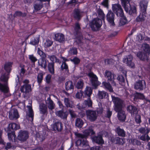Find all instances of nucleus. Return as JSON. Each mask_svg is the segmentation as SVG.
<instances>
[{"instance_id": "f257e3e1", "label": "nucleus", "mask_w": 150, "mask_h": 150, "mask_svg": "<svg viewBox=\"0 0 150 150\" xmlns=\"http://www.w3.org/2000/svg\"><path fill=\"white\" fill-rule=\"evenodd\" d=\"M112 101L114 103V110L118 112V119L121 121H124L126 118L125 112L122 110L123 105V101L118 98L112 96Z\"/></svg>"}, {"instance_id": "f03ea898", "label": "nucleus", "mask_w": 150, "mask_h": 150, "mask_svg": "<svg viewBox=\"0 0 150 150\" xmlns=\"http://www.w3.org/2000/svg\"><path fill=\"white\" fill-rule=\"evenodd\" d=\"M94 133L92 127H90L89 129L84 131L83 135L78 134L77 136L79 138L76 142V144L77 146H84L88 145V142L86 137L89 135H93Z\"/></svg>"}, {"instance_id": "7ed1b4c3", "label": "nucleus", "mask_w": 150, "mask_h": 150, "mask_svg": "<svg viewBox=\"0 0 150 150\" xmlns=\"http://www.w3.org/2000/svg\"><path fill=\"white\" fill-rule=\"evenodd\" d=\"M92 89L90 87H86L84 92V94L85 96H88V98L87 100H85L84 104L85 105L84 106H81L80 104L77 105V108L81 110L86 107H91L92 105V102L90 99V96L92 93Z\"/></svg>"}, {"instance_id": "20e7f679", "label": "nucleus", "mask_w": 150, "mask_h": 150, "mask_svg": "<svg viewBox=\"0 0 150 150\" xmlns=\"http://www.w3.org/2000/svg\"><path fill=\"white\" fill-rule=\"evenodd\" d=\"M121 4L127 13L130 15L136 14L137 10L136 6H131L129 0H121Z\"/></svg>"}, {"instance_id": "39448f33", "label": "nucleus", "mask_w": 150, "mask_h": 150, "mask_svg": "<svg viewBox=\"0 0 150 150\" xmlns=\"http://www.w3.org/2000/svg\"><path fill=\"white\" fill-rule=\"evenodd\" d=\"M147 4V2L145 1H141L140 3L141 13L139 16L136 18V21H142L144 20L146 16Z\"/></svg>"}, {"instance_id": "423d86ee", "label": "nucleus", "mask_w": 150, "mask_h": 150, "mask_svg": "<svg viewBox=\"0 0 150 150\" xmlns=\"http://www.w3.org/2000/svg\"><path fill=\"white\" fill-rule=\"evenodd\" d=\"M12 64V63L11 62H7L5 63L4 65V69L7 73L1 76L0 78V80L1 81L5 82L8 80Z\"/></svg>"}, {"instance_id": "0eeeda50", "label": "nucleus", "mask_w": 150, "mask_h": 150, "mask_svg": "<svg viewBox=\"0 0 150 150\" xmlns=\"http://www.w3.org/2000/svg\"><path fill=\"white\" fill-rule=\"evenodd\" d=\"M102 24L101 20L98 18H96L94 19L91 22L90 25L92 29L95 31L100 27Z\"/></svg>"}, {"instance_id": "6e6552de", "label": "nucleus", "mask_w": 150, "mask_h": 150, "mask_svg": "<svg viewBox=\"0 0 150 150\" xmlns=\"http://www.w3.org/2000/svg\"><path fill=\"white\" fill-rule=\"evenodd\" d=\"M112 9L117 16H122L123 15V10L121 6L119 4H112Z\"/></svg>"}, {"instance_id": "1a4fd4ad", "label": "nucleus", "mask_w": 150, "mask_h": 150, "mask_svg": "<svg viewBox=\"0 0 150 150\" xmlns=\"http://www.w3.org/2000/svg\"><path fill=\"white\" fill-rule=\"evenodd\" d=\"M133 59V57L130 54L126 56L123 59V62L126 64L127 66L132 68L135 67V65L133 62H132Z\"/></svg>"}, {"instance_id": "9d476101", "label": "nucleus", "mask_w": 150, "mask_h": 150, "mask_svg": "<svg viewBox=\"0 0 150 150\" xmlns=\"http://www.w3.org/2000/svg\"><path fill=\"white\" fill-rule=\"evenodd\" d=\"M105 76L108 79V81L110 82L113 86H116V84L114 81L116 76L112 72L106 71L105 73Z\"/></svg>"}, {"instance_id": "9b49d317", "label": "nucleus", "mask_w": 150, "mask_h": 150, "mask_svg": "<svg viewBox=\"0 0 150 150\" xmlns=\"http://www.w3.org/2000/svg\"><path fill=\"white\" fill-rule=\"evenodd\" d=\"M88 76L91 78V81L92 85L95 88L101 84L98 81L97 76L93 73L91 72L88 74Z\"/></svg>"}, {"instance_id": "f8f14e48", "label": "nucleus", "mask_w": 150, "mask_h": 150, "mask_svg": "<svg viewBox=\"0 0 150 150\" xmlns=\"http://www.w3.org/2000/svg\"><path fill=\"white\" fill-rule=\"evenodd\" d=\"M29 81L26 79L23 81V85L21 86V91L22 92L28 93L31 91V87L30 85L28 84Z\"/></svg>"}, {"instance_id": "ddd939ff", "label": "nucleus", "mask_w": 150, "mask_h": 150, "mask_svg": "<svg viewBox=\"0 0 150 150\" xmlns=\"http://www.w3.org/2000/svg\"><path fill=\"white\" fill-rule=\"evenodd\" d=\"M86 113L87 118L90 121H93L96 119L97 115L95 111L88 110L86 111Z\"/></svg>"}, {"instance_id": "4468645a", "label": "nucleus", "mask_w": 150, "mask_h": 150, "mask_svg": "<svg viewBox=\"0 0 150 150\" xmlns=\"http://www.w3.org/2000/svg\"><path fill=\"white\" fill-rule=\"evenodd\" d=\"M19 117L17 110L15 109H11L9 112V117L11 120L17 119Z\"/></svg>"}, {"instance_id": "2eb2a0df", "label": "nucleus", "mask_w": 150, "mask_h": 150, "mask_svg": "<svg viewBox=\"0 0 150 150\" xmlns=\"http://www.w3.org/2000/svg\"><path fill=\"white\" fill-rule=\"evenodd\" d=\"M29 135L27 132L21 131L19 133L18 138V139L21 141H25L28 137Z\"/></svg>"}, {"instance_id": "dca6fc26", "label": "nucleus", "mask_w": 150, "mask_h": 150, "mask_svg": "<svg viewBox=\"0 0 150 150\" xmlns=\"http://www.w3.org/2000/svg\"><path fill=\"white\" fill-rule=\"evenodd\" d=\"M114 14L111 11H109L107 15V19L111 25L113 26L114 25Z\"/></svg>"}, {"instance_id": "f3484780", "label": "nucleus", "mask_w": 150, "mask_h": 150, "mask_svg": "<svg viewBox=\"0 0 150 150\" xmlns=\"http://www.w3.org/2000/svg\"><path fill=\"white\" fill-rule=\"evenodd\" d=\"M145 86V83L144 81L139 80L134 84V88L136 89L143 90Z\"/></svg>"}, {"instance_id": "a211bd4d", "label": "nucleus", "mask_w": 150, "mask_h": 150, "mask_svg": "<svg viewBox=\"0 0 150 150\" xmlns=\"http://www.w3.org/2000/svg\"><path fill=\"white\" fill-rule=\"evenodd\" d=\"M142 49L144 52V53L146 54L144 55L145 58H147V56L148 57L150 53V47L149 45L144 43L142 45Z\"/></svg>"}, {"instance_id": "6ab92c4d", "label": "nucleus", "mask_w": 150, "mask_h": 150, "mask_svg": "<svg viewBox=\"0 0 150 150\" xmlns=\"http://www.w3.org/2000/svg\"><path fill=\"white\" fill-rule=\"evenodd\" d=\"M85 13L80 11L79 9H76L75 10L74 12L73 16L75 18L79 19Z\"/></svg>"}, {"instance_id": "aec40b11", "label": "nucleus", "mask_w": 150, "mask_h": 150, "mask_svg": "<svg viewBox=\"0 0 150 150\" xmlns=\"http://www.w3.org/2000/svg\"><path fill=\"white\" fill-rule=\"evenodd\" d=\"M62 124L61 122H58L52 125V128L54 131H60L62 129Z\"/></svg>"}, {"instance_id": "412c9836", "label": "nucleus", "mask_w": 150, "mask_h": 150, "mask_svg": "<svg viewBox=\"0 0 150 150\" xmlns=\"http://www.w3.org/2000/svg\"><path fill=\"white\" fill-rule=\"evenodd\" d=\"M93 141L98 144H102L104 143V141L102 138L101 135H98L97 137H95L92 138Z\"/></svg>"}, {"instance_id": "4be33fe9", "label": "nucleus", "mask_w": 150, "mask_h": 150, "mask_svg": "<svg viewBox=\"0 0 150 150\" xmlns=\"http://www.w3.org/2000/svg\"><path fill=\"white\" fill-rule=\"evenodd\" d=\"M127 110L131 115L136 114L137 112V108L134 106L132 105H129L127 106Z\"/></svg>"}, {"instance_id": "5701e85b", "label": "nucleus", "mask_w": 150, "mask_h": 150, "mask_svg": "<svg viewBox=\"0 0 150 150\" xmlns=\"http://www.w3.org/2000/svg\"><path fill=\"white\" fill-rule=\"evenodd\" d=\"M54 39L57 41L60 42H62L64 40V35L60 33L55 34L54 35Z\"/></svg>"}, {"instance_id": "b1692460", "label": "nucleus", "mask_w": 150, "mask_h": 150, "mask_svg": "<svg viewBox=\"0 0 150 150\" xmlns=\"http://www.w3.org/2000/svg\"><path fill=\"white\" fill-rule=\"evenodd\" d=\"M102 86L105 89L108 90L110 92H113V89L109 82H103L102 83Z\"/></svg>"}, {"instance_id": "393cba45", "label": "nucleus", "mask_w": 150, "mask_h": 150, "mask_svg": "<svg viewBox=\"0 0 150 150\" xmlns=\"http://www.w3.org/2000/svg\"><path fill=\"white\" fill-rule=\"evenodd\" d=\"M0 90L5 93H8L9 91V89L7 84L5 83L2 84L0 83Z\"/></svg>"}, {"instance_id": "a878e982", "label": "nucleus", "mask_w": 150, "mask_h": 150, "mask_svg": "<svg viewBox=\"0 0 150 150\" xmlns=\"http://www.w3.org/2000/svg\"><path fill=\"white\" fill-rule=\"evenodd\" d=\"M56 114L57 115L63 119L66 118L67 115V114L66 112H64L62 110H59L56 112Z\"/></svg>"}, {"instance_id": "bb28decb", "label": "nucleus", "mask_w": 150, "mask_h": 150, "mask_svg": "<svg viewBox=\"0 0 150 150\" xmlns=\"http://www.w3.org/2000/svg\"><path fill=\"white\" fill-rule=\"evenodd\" d=\"M27 107L28 110V112L27 114L28 115L29 117H30L31 121H32L33 120V113L31 103H30L29 105H28Z\"/></svg>"}, {"instance_id": "cd10ccee", "label": "nucleus", "mask_w": 150, "mask_h": 150, "mask_svg": "<svg viewBox=\"0 0 150 150\" xmlns=\"http://www.w3.org/2000/svg\"><path fill=\"white\" fill-rule=\"evenodd\" d=\"M35 9L36 11L40 10L42 7V4L41 1H37L34 6Z\"/></svg>"}, {"instance_id": "c85d7f7f", "label": "nucleus", "mask_w": 150, "mask_h": 150, "mask_svg": "<svg viewBox=\"0 0 150 150\" xmlns=\"http://www.w3.org/2000/svg\"><path fill=\"white\" fill-rule=\"evenodd\" d=\"M47 104L49 109L52 110L54 108L55 104L53 103L52 101L50 99V97L47 98Z\"/></svg>"}, {"instance_id": "c756f323", "label": "nucleus", "mask_w": 150, "mask_h": 150, "mask_svg": "<svg viewBox=\"0 0 150 150\" xmlns=\"http://www.w3.org/2000/svg\"><path fill=\"white\" fill-rule=\"evenodd\" d=\"M66 89L67 90H69L74 88V86L71 81H68L65 83Z\"/></svg>"}, {"instance_id": "7c9ffc66", "label": "nucleus", "mask_w": 150, "mask_h": 150, "mask_svg": "<svg viewBox=\"0 0 150 150\" xmlns=\"http://www.w3.org/2000/svg\"><path fill=\"white\" fill-rule=\"evenodd\" d=\"M38 65L42 67H43L45 69L47 67L46 62L45 60L43 58H41L38 60Z\"/></svg>"}, {"instance_id": "2f4dec72", "label": "nucleus", "mask_w": 150, "mask_h": 150, "mask_svg": "<svg viewBox=\"0 0 150 150\" xmlns=\"http://www.w3.org/2000/svg\"><path fill=\"white\" fill-rule=\"evenodd\" d=\"M40 113L44 114L45 113L47 110L46 105L44 104L41 103L40 105Z\"/></svg>"}, {"instance_id": "473e14b6", "label": "nucleus", "mask_w": 150, "mask_h": 150, "mask_svg": "<svg viewBox=\"0 0 150 150\" xmlns=\"http://www.w3.org/2000/svg\"><path fill=\"white\" fill-rule=\"evenodd\" d=\"M146 54L144 53L143 54L141 52H138L137 54V57L140 60H148V56H147V58H145L144 55Z\"/></svg>"}, {"instance_id": "72a5a7b5", "label": "nucleus", "mask_w": 150, "mask_h": 150, "mask_svg": "<svg viewBox=\"0 0 150 150\" xmlns=\"http://www.w3.org/2000/svg\"><path fill=\"white\" fill-rule=\"evenodd\" d=\"M64 103L67 107L73 108L74 106L73 103L68 98H65Z\"/></svg>"}, {"instance_id": "f704fd0d", "label": "nucleus", "mask_w": 150, "mask_h": 150, "mask_svg": "<svg viewBox=\"0 0 150 150\" xmlns=\"http://www.w3.org/2000/svg\"><path fill=\"white\" fill-rule=\"evenodd\" d=\"M8 127L9 128L14 130L19 129L20 128L19 125L14 123H11L9 124L8 125Z\"/></svg>"}, {"instance_id": "c9c22d12", "label": "nucleus", "mask_w": 150, "mask_h": 150, "mask_svg": "<svg viewBox=\"0 0 150 150\" xmlns=\"http://www.w3.org/2000/svg\"><path fill=\"white\" fill-rule=\"evenodd\" d=\"M107 95V93L104 91H99L98 96L99 99H103L105 98L106 96Z\"/></svg>"}, {"instance_id": "e433bc0d", "label": "nucleus", "mask_w": 150, "mask_h": 150, "mask_svg": "<svg viewBox=\"0 0 150 150\" xmlns=\"http://www.w3.org/2000/svg\"><path fill=\"white\" fill-rule=\"evenodd\" d=\"M111 140L113 143L119 144H123L125 142V139L123 138H120L119 137H116V142H115V140H112V138Z\"/></svg>"}, {"instance_id": "4c0bfd02", "label": "nucleus", "mask_w": 150, "mask_h": 150, "mask_svg": "<svg viewBox=\"0 0 150 150\" xmlns=\"http://www.w3.org/2000/svg\"><path fill=\"white\" fill-rule=\"evenodd\" d=\"M53 43V42L49 39H47L45 41L43 45L44 47L47 48L51 46Z\"/></svg>"}, {"instance_id": "58836bf2", "label": "nucleus", "mask_w": 150, "mask_h": 150, "mask_svg": "<svg viewBox=\"0 0 150 150\" xmlns=\"http://www.w3.org/2000/svg\"><path fill=\"white\" fill-rule=\"evenodd\" d=\"M116 132L118 135L122 137H125V132L124 130L120 128L119 127L117 128L116 129Z\"/></svg>"}, {"instance_id": "ea45409f", "label": "nucleus", "mask_w": 150, "mask_h": 150, "mask_svg": "<svg viewBox=\"0 0 150 150\" xmlns=\"http://www.w3.org/2000/svg\"><path fill=\"white\" fill-rule=\"evenodd\" d=\"M39 41V38L38 37L32 39L30 43L32 45H35L38 44Z\"/></svg>"}, {"instance_id": "a19ab883", "label": "nucleus", "mask_w": 150, "mask_h": 150, "mask_svg": "<svg viewBox=\"0 0 150 150\" xmlns=\"http://www.w3.org/2000/svg\"><path fill=\"white\" fill-rule=\"evenodd\" d=\"M83 124V122L81 119L79 118H77L76 121L75 122V125L76 126L79 127H81Z\"/></svg>"}, {"instance_id": "79ce46f5", "label": "nucleus", "mask_w": 150, "mask_h": 150, "mask_svg": "<svg viewBox=\"0 0 150 150\" xmlns=\"http://www.w3.org/2000/svg\"><path fill=\"white\" fill-rule=\"evenodd\" d=\"M117 80L119 81V83L122 86L125 85V79L124 78L122 75H119L117 78Z\"/></svg>"}, {"instance_id": "37998d69", "label": "nucleus", "mask_w": 150, "mask_h": 150, "mask_svg": "<svg viewBox=\"0 0 150 150\" xmlns=\"http://www.w3.org/2000/svg\"><path fill=\"white\" fill-rule=\"evenodd\" d=\"M54 63H50L48 65V69L49 71L52 74H54Z\"/></svg>"}, {"instance_id": "c03bdc74", "label": "nucleus", "mask_w": 150, "mask_h": 150, "mask_svg": "<svg viewBox=\"0 0 150 150\" xmlns=\"http://www.w3.org/2000/svg\"><path fill=\"white\" fill-rule=\"evenodd\" d=\"M83 81L80 80L77 82L76 87L78 89H81L83 88Z\"/></svg>"}, {"instance_id": "a18cd8bd", "label": "nucleus", "mask_w": 150, "mask_h": 150, "mask_svg": "<svg viewBox=\"0 0 150 150\" xmlns=\"http://www.w3.org/2000/svg\"><path fill=\"white\" fill-rule=\"evenodd\" d=\"M140 139L143 141H148L150 140V137L148 135H143L140 137Z\"/></svg>"}, {"instance_id": "49530a36", "label": "nucleus", "mask_w": 150, "mask_h": 150, "mask_svg": "<svg viewBox=\"0 0 150 150\" xmlns=\"http://www.w3.org/2000/svg\"><path fill=\"white\" fill-rule=\"evenodd\" d=\"M139 132L143 134H148L149 133V129L146 128H141L139 129Z\"/></svg>"}, {"instance_id": "de8ad7c7", "label": "nucleus", "mask_w": 150, "mask_h": 150, "mask_svg": "<svg viewBox=\"0 0 150 150\" xmlns=\"http://www.w3.org/2000/svg\"><path fill=\"white\" fill-rule=\"evenodd\" d=\"M144 98V96L143 94L136 93L134 96V100L138 98L143 99Z\"/></svg>"}, {"instance_id": "09e8293b", "label": "nucleus", "mask_w": 150, "mask_h": 150, "mask_svg": "<svg viewBox=\"0 0 150 150\" xmlns=\"http://www.w3.org/2000/svg\"><path fill=\"white\" fill-rule=\"evenodd\" d=\"M121 17L120 21V25H123L125 24L127 22V20L126 18L124 16V15L122 16H120Z\"/></svg>"}, {"instance_id": "8fccbe9b", "label": "nucleus", "mask_w": 150, "mask_h": 150, "mask_svg": "<svg viewBox=\"0 0 150 150\" xmlns=\"http://www.w3.org/2000/svg\"><path fill=\"white\" fill-rule=\"evenodd\" d=\"M130 141V140H129L130 143L133 145H140L141 144V142L136 139H131V142Z\"/></svg>"}, {"instance_id": "3c124183", "label": "nucleus", "mask_w": 150, "mask_h": 150, "mask_svg": "<svg viewBox=\"0 0 150 150\" xmlns=\"http://www.w3.org/2000/svg\"><path fill=\"white\" fill-rule=\"evenodd\" d=\"M98 14L99 17L103 20L105 18V15L103 11L101 10H99L98 11Z\"/></svg>"}, {"instance_id": "603ef678", "label": "nucleus", "mask_w": 150, "mask_h": 150, "mask_svg": "<svg viewBox=\"0 0 150 150\" xmlns=\"http://www.w3.org/2000/svg\"><path fill=\"white\" fill-rule=\"evenodd\" d=\"M43 74L42 73L38 74L37 76L38 82L39 84L40 83L43 79Z\"/></svg>"}, {"instance_id": "864d4df0", "label": "nucleus", "mask_w": 150, "mask_h": 150, "mask_svg": "<svg viewBox=\"0 0 150 150\" xmlns=\"http://www.w3.org/2000/svg\"><path fill=\"white\" fill-rule=\"evenodd\" d=\"M69 53L71 54H76L77 53V49L74 47L71 49L69 51Z\"/></svg>"}, {"instance_id": "5fc2aeb1", "label": "nucleus", "mask_w": 150, "mask_h": 150, "mask_svg": "<svg viewBox=\"0 0 150 150\" xmlns=\"http://www.w3.org/2000/svg\"><path fill=\"white\" fill-rule=\"evenodd\" d=\"M135 120L137 123H140L141 122L140 115H137L135 118Z\"/></svg>"}, {"instance_id": "6e6d98bb", "label": "nucleus", "mask_w": 150, "mask_h": 150, "mask_svg": "<svg viewBox=\"0 0 150 150\" xmlns=\"http://www.w3.org/2000/svg\"><path fill=\"white\" fill-rule=\"evenodd\" d=\"M37 52L38 54H39L42 58H44L45 57V54L42 51L40 50V49L39 48L38 49Z\"/></svg>"}, {"instance_id": "4d7b16f0", "label": "nucleus", "mask_w": 150, "mask_h": 150, "mask_svg": "<svg viewBox=\"0 0 150 150\" xmlns=\"http://www.w3.org/2000/svg\"><path fill=\"white\" fill-rule=\"evenodd\" d=\"M50 60L53 62H59V60L55 56L53 55L51 56L50 57Z\"/></svg>"}, {"instance_id": "13d9d810", "label": "nucleus", "mask_w": 150, "mask_h": 150, "mask_svg": "<svg viewBox=\"0 0 150 150\" xmlns=\"http://www.w3.org/2000/svg\"><path fill=\"white\" fill-rule=\"evenodd\" d=\"M144 38V36H143L141 34H138L137 35L136 37V39L138 41H140L143 39Z\"/></svg>"}, {"instance_id": "bf43d9fd", "label": "nucleus", "mask_w": 150, "mask_h": 150, "mask_svg": "<svg viewBox=\"0 0 150 150\" xmlns=\"http://www.w3.org/2000/svg\"><path fill=\"white\" fill-rule=\"evenodd\" d=\"M79 0H72L70 2V3L72 4V5H74V6L76 5L78 6L79 5Z\"/></svg>"}, {"instance_id": "052dcab7", "label": "nucleus", "mask_w": 150, "mask_h": 150, "mask_svg": "<svg viewBox=\"0 0 150 150\" xmlns=\"http://www.w3.org/2000/svg\"><path fill=\"white\" fill-rule=\"evenodd\" d=\"M29 59L33 62H35L37 60V58L33 55H29Z\"/></svg>"}, {"instance_id": "680f3d73", "label": "nucleus", "mask_w": 150, "mask_h": 150, "mask_svg": "<svg viewBox=\"0 0 150 150\" xmlns=\"http://www.w3.org/2000/svg\"><path fill=\"white\" fill-rule=\"evenodd\" d=\"M108 0H104L103 2L101 3V5L108 8Z\"/></svg>"}, {"instance_id": "e2e57ef3", "label": "nucleus", "mask_w": 150, "mask_h": 150, "mask_svg": "<svg viewBox=\"0 0 150 150\" xmlns=\"http://www.w3.org/2000/svg\"><path fill=\"white\" fill-rule=\"evenodd\" d=\"M91 150H103V148L98 146H94L90 148Z\"/></svg>"}, {"instance_id": "0e129e2a", "label": "nucleus", "mask_w": 150, "mask_h": 150, "mask_svg": "<svg viewBox=\"0 0 150 150\" xmlns=\"http://www.w3.org/2000/svg\"><path fill=\"white\" fill-rule=\"evenodd\" d=\"M71 61H72L75 64H78L80 62V60L77 57H75L73 59H71Z\"/></svg>"}, {"instance_id": "69168bd1", "label": "nucleus", "mask_w": 150, "mask_h": 150, "mask_svg": "<svg viewBox=\"0 0 150 150\" xmlns=\"http://www.w3.org/2000/svg\"><path fill=\"white\" fill-rule=\"evenodd\" d=\"M61 68L62 69H67L68 68L67 65L65 62H63L61 66Z\"/></svg>"}, {"instance_id": "338daca9", "label": "nucleus", "mask_w": 150, "mask_h": 150, "mask_svg": "<svg viewBox=\"0 0 150 150\" xmlns=\"http://www.w3.org/2000/svg\"><path fill=\"white\" fill-rule=\"evenodd\" d=\"M21 71L20 74L21 76L23 75L25 72V70L24 69V65L21 67Z\"/></svg>"}, {"instance_id": "774afa93", "label": "nucleus", "mask_w": 150, "mask_h": 150, "mask_svg": "<svg viewBox=\"0 0 150 150\" xmlns=\"http://www.w3.org/2000/svg\"><path fill=\"white\" fill-rule=\"evenodd\" d=\"M82 93L81 91L79 92H77L76 95V98H80L82 96Z\"/></svg>"}]
</instances>
